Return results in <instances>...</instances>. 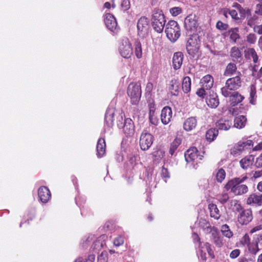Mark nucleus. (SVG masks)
Segmentation results:
<instances>
[{
	"label": "nucleus",
	"mask_w": 262,
	"mask_h": 262,
	"mask_svg": "<svg viewBox=\"0 0 262 262\" xmlns=\"http://www.w3.org/2000/svg\"><path fill=\"white\" fill-rule=\"evenodd\" d=\"M247 179V177L233 178L228 181L224 188L227 191L230 190L235 195L244 194L248 191V186L243 184Z\"/></svg>",
	"instance_id": "nucleus-1"
},
{
	"label": "nucleus",
	"mask_w": 262,
	"mask_h": 262,
	"mask_svg": "<svg viewBox=\"0 0 262 262\" xmlns=\"http://www.w3.org/2000/svg\"><path fill=\"white\" fill-rule=\"evenodd\" d=\"M238 74V75L227 79L225 85L221 89L222 94L224 97L230 96L232 91L236 90L241 86V74L239 72Z\"/></svg>",
	"instance_id": "nucleus-2"
},
{
	"label": "nucleus",
	"mask_w": 262,
	"mask_h": 262,
	"mask_svg": "<svg viewBox=\"0 0 262 262\" xmlns=\"http://www.w3.org/2000/svg\"><path fill=\"white\" fill-rule=\"evenodd\" d=\"M165 33L167 37L172 42H175L180 37V28L174 20H169L166 25Z\"/></svg>",
	"instance_id": "nucleus-3"
},
{
	"label": "nucleus",
	"mask_w": 262,
	"mask_h": 262,
	"mask_svg": "<svg viewBox=\"0 0 262 262\" xmlns=\"http://www.w3.org/2000/svg\"><path fill=\"white\" fill-rule=\"evenodd\" d=\"M164 15L159 10H155L152 14V25L154 29L158 33H161L165 25Z\"/></svg>",
	"instance_id": "nucleus-4"
},
{
	"label": "nucleus",
	"mask_w": 262,
	"mask_h": 262,
	"mask_svg": "<svg viewBox=\"0 0 262 262\" xmlns=\"http://www.w3.org/2000/svg\"><path fill=\"white\" fill-rule=\"evenodd\" d=\"M127 94L130 98L132 103L137 104L141 96L140 86L136 84L130 83L128 86Z\"/></svg>",
	"instance_id": "nucleus-5"
},
{
	"label": "nucleus",
	"mask_w": 262,
	"mask_h": 262,
	"mask_svg": "<svg viewBox=\"0 0 262 262\" xmlns=\"http://www.w3.org/2000/svg\"><path fill=\"white\" fill-rule=\"evenodd\" d=\"M253 145V142L251 140L245 142H239L230 149V154L236 157L240 155L243 151L250 148Z\"/></svg>",
	"instance_id": "nucleus-6"
},
{
	"label": "nucleus",
	"mask_w": 262,
	"mask_h": 262,
	"mask_svg": "<svg viewBox=\"0 0 262 262\" xmlns=\"http://www.w3.org/2000/svg\"><path fill=\"white\" fill-rule=\"evenodd\" d=\"M198 149L195 147L188 149L185 154V158L187 163L192 162L193 165L197 164L203 157V155L198 154Z\"/></svg>",
	"instance_id": "nucleus-7"
},
{
	"label": "nucleus",
	"mask_w": 262,
	"mask_h": 262,
	"mask_svg": "<svg viewBox=\"0 0 262 262\" xmlns=\"http://www.w3.org/2000/svg\"><path fill=\"white\" fill-rule=\"evenodd\" d=\"M184 26L188 32L190 33L195 32L199 26L197 16L194 14L188 15L185 19Z\"/></svg>",
	"instance_id": "nucleus-8"
},
{
	"label": "nucleus",
	"mask_w": 262,
	"mask_h": 262,
	"mask_svg": "<svg viewBox=\"0 0 262 262\" xmlns=\"http://www.w3.org/2000/svg\"><path fill=\"white\" fill-rule=\"evenodd\" d=\"M154 137L151 134L147 132H143L140 138V148L143 150H146L149 148L152 144Z\"/></svg>",
	"instance_id": "nucleus-9"
},
{
	"label": "nucleus",
	"mask_w": 262,
	"mask_h": 262,
	"mask_svg": "<svg viewBox=\"0 0 262 262\" xmlns=\"http://www.w3.org/2000/svg\"><path fill=\"white\" fill-rule=\"evenodd\" d=\"M121 55L126 58L130 57L133 54V48L128 39H123L119 47Z\"/></svg>",
	"instance_id": "nucleus-10"
},
{
	"label": "nucleus",
	"mask_w": 262,
	"mask_h": 262,
	"mask_svg": "<svg viewBox=\"0 0 262 262\" xmlns=\"http://www.w3.org/2000/svg\"><path fill=\"white\" fill-rule=\"evenodd\" d=\"M137 28L139 36L141 37L145 36L148 33L149 28V20L147 18L144 16L141 17L138 21Z\"/></svg>",
	"instance_id": "nucleus-11"
},
{
	"label": "nucleus",
	"mask_w": 262,
	"mask_h": 262,
	"mask_svg": "<svg viewBox=\"0 0 262 262\" xmlns=\"http://www.w3.org/2000/svg\"><path fill=\"white\" fill-rule=\"evenodd\" d=\"M252 214L251 210H244L238 215L237 220L242 225H247L252 220Z\"/></svg>",
	"instance_id": "nucleus-12"
},
{
	"label": "nucleus",
	"mask_w": 262,
	"mask_h": 262,
	"mask_svg": "<svg viewBox=\"0 0 262 262\" xmlns=\"http://www.w3.org/2000/svg\"><path fill=\"white\" fill-rule=\"evenodd\" d=\"M199 252L202 260L206 259V252L211 258L214 257L213 252L211 248V245L208 243H206L203 246L201 245L198 246Z\"/></svg>",
	"instance_id": "nucleus-13"
},
{
	"label": "nucleus",
	"mask_w": 262,
	"mask_h": 262,
	"mask_svg": "<svg viewBox=\"0 0 262 262\" xmlns=\"http://www.w3.org/2000/svg\"><path fill=\"white\" fill-rule=\"evenodd\" d=\"M254 162V156L249 155L243 158L239 162L240 167L244 170L251 168Z\"/></svg>",
	"instance_id": "nucleus-14"
},
{
	"label": "nucleus",
	"mask_w": 262,
	"mask_h": 262,
	"mask_svg": "<svg viewBox=\"0 0 262 262\" xmlns=\"http://www.w3.org/2000/svg\"><path fill=\"white\" fill-rule=\"evenodd\" d=\"M106 27L111 31H114L117 27L116 18L112 14L106 13L104 18Z\"/></svg>",
	"instance_id": "nucleus-15"
},
{
	"label": "nucleus",
	"mask_w": 262,
	"mask_h": 262,
	"mask_svg": "<svg viewBox=\"0 0 262 262\" xmlns=\"http://www.w3.org/2000/svg\"><path fill=\"white\" fill-rule=\"evenodd\" d=\"M38 195L40 201L43 203H46L51 198L50 191L45 186H41L39 188Z\"/></svg>",
	"instance_id": "nucleus-16"
},
{
	"label": "nucleus",
	"mask_w": 262,
	"mask_h": 262,
	"mask_svg": "<svg viewBox=\"0 0 262 262\" xmlns=\"http://www.w3.org/2000/svg\"><path fill=\"white\" fill-rule=\"evenodd\" d=\"M172 110L169 106H165L163 108L161 114V120L164 124H167L172 118Z\"/></svg>",
	"instance_id": "nucleus-17"
},
{
	"label": "nucleus",
	"mask_w": 262,
	"mask_h": 262,
	"mask_svg": "<svg viewBox=\"0 0 262 262\" xmlns=\"http://www.w3.org/2000/svg\"><path fill=\"white\" fill-rule=\"evenodd\" d=\"M247 203L253 206H261L262 205V194L256 193L251 194L248 198Z\"/></svg>",
	"instance_id": "nucleus-18"
},
{
	"label": "nucleus",
	"mask_w": 262,
	"mask_h": 262,
	"mask_svg": "<svg viewBox=\"0 0 262 262\" xmlns=\"http://www.w3.org/2000/svg\"><path fill=\"white\" fill-rule=\"evenodd\" d=\"M186 49L189 55L194 56L198 52L199 46L192 38H190L187 41Z\"/></svg>",
	"instance_id": "nucleus-19"
},
{
	"label": "nucleus",
	"mask_w": 262,
	"mask_h": 262,
	"mask_svg": "<svg viewBox=\"0 0 262 262\" xmlns=\"http://www.w3.org/2000/svg\"><path fill=\"white\" fill-rule=\"evenodd\" d=\"M123 130L125 134L127 135H132L134 134L135 128L133 121L130 118L125 119Z\"/></svg>",
	"instance_id": "nucleus-20"
},
{
	"label": "nucleus",
	"mask_w": 262,
	"mask_h": 262,
	"mask_svg": "<svg viewBox=\"0 0 262 262\" xmlns=\"http://www.w3.org/2000/svg\"><path fill=\"white\" fill-rule=\"evenodd\" d=\"M206 102L208 106L215 108L219 104V100L216 93H213L207 97Z\"/></svg>",
	"instance_id": "nucleus-21"
},
{
	"label": "nucleus",
	"mask_w": 262,
	"mask_h": 262,
	"mask_svg": "<svg viewBox=\"0 0 262 262\" xmlns=\"http://www.w3.org/2000/svg\"><path fill=\"white\" fill-rule=\"evenodd\" d=\"M183 60V54L182 52H178L174 54L172 58V66L174 70H178L181 68Z\"/></svg>",
	"instance_id": "nucleus-22"
},
{
	"label": "nucleus",
	"mask_w": 262,
	"mask_h": 262,
	"mask_svg": "<svg viewBox=\"0 0 262 262\" xmlns=\"http://www.w3.org/2000/svg\"><path fill=\"white\" fill-rule=\"evenodd\" d=\"M115 110L113 107H109L106 110L105 116L106 124L109 127L113 126L114 121V114Z\"/></svg>",
	"instance_id": "nucleus-23"
},
{
	"label": "nucleus",
	"mask_w": 262,
	"mask_h": 262,
	"mask_svg": "<svg viewBox=\"0 0 262 262\" xmlns=\"http://www.w3.org/2000/svg\"><path fill=\"white\" fill-rule=\"evenodd\" d=\"M105 235H102L97 238L93 243L91 248L94 251H99L105 245Z\"/></svg>",
	"instance_id": "nucleus-24"
},
{
	"label": "nucleus",
	"mask_w": 262,
	"mask_h": 262,
	"mask_svg": "<svg viewBox=\"0 0 262 262\" xmlns=\"http://www.w3.org/2000/svg\"><path fill=\"white\" fill-rule=\"evenodd\" d=\"M105 142L103 138L99 139L97 144V155L98 158H101L105 154Z\"/></svg>",
	"instance_id": "nucleus-25"
},
{
	"label": "nucleus",
	"mask_w": 262,
	"mask_h": 262,
	"mask_svg": "<svg viewBox=\"0 0 262 262\" xmlns=\"http://www.w3.org/2000/svg\"><path fill=\"white\" fill-rule=\"evenodd\" d=\"M197 124V121L195 117H190L187 119L184 124V129L187 131H190L194 129Z\"/></svg>",
	"instance_id": "nucleus-26"
},
{
	"label": "nucleus",
	"mask_w": 262,
	"mask_h": 262,
	"mask_svg": "<svg viewBox=\"0 0 262 262\" xmlns=\"http://www.w3.org/2000/svg\"><path fill=\"white\" fill-rule=\"evenodd\" d=\"M213 82V78L210 75L204 76L201 79L202 86L205 88L206 90H209L212 87Z\"/></svg>",
	"instance_id": "nucleus-27"
},
{
	"label": "nucleus",
	"mask_w": 262,
	"mask_h": 262,
	"mask_svg": "<svg viewBox=\"0 0 262 262\" xmlns=\"http://www.w3.org/2000/svg\"><path fill=\"white\" fill-rule=\"evenodd\" d=\"M179 85V82L176 79H172L170 81L169 90L172 95H178Z\"/></svg>",
	"instance_id": "nucleus-28"
},
{
	"label": "nucleus",
	"mask_w": 262,
	"mask_h": 262,
	"mask_svg": "<svg viewBox=\"0 0 262 262\" xmlns=\"http://www.w3.org/2000/svg\"><path fill=\"white\" fill-rule=\"evenodd\" d=\"M231 126V122L227 120L221 119L216 123V127L220 130H227Z\"/></svg>",
	"instance_id": "nucleus-29"
},
{
	"label": "nucleus",
	"mask_w": 262,
	"mask_h": 262,
	"mask_svg": "<svg viewBox=\"0 0 262 262\" xmlns=\"http://www.w3.org/2000/svg\"><path fill=\"white\" fill-rule=\"evenodd\" d=\"M229 97H230V101L233 105H235L242 101L244 99V97L237 92H231V95Z\"/></svg>",
	"instance_id": "nucleus-30"
},
{
	"label": "nucleus",
	"mask_w": 262,
	"mask_h": 262,
	"mask_svg": "<svg viewBox=\"0 0 262 262\" xmlns=\"http://www.w3.org/2000/svg\"><path fill=\"white\" fill-rule=\"evenodd\" d=\"M247 121V119L245 116L241 115L236 117L234 119V127L241 129L245 126Z\"/></svg>",
	"instance_id": "nucleus-31"
},
{
	"label": "nucleus",
	"mask_w": 262,
	"mask_h": 262,
	"mask_svg": "<svg viewBox=\"0 0 262 262\" xmlns=\"http://www.w3.org/2000/svg\"><path fill=\"white\" fill-rule=\"evenodd\" d=\"M149 118L150 120V122L154 125H157L159 123V120L157 116L155 115V108L154 105L152 106L151 104L149 105Z\"/></svg>",
	"instance_id": "nucleus-32"
},
{
	"label": "nucleus",
	"mask_w": 262,
	"mask_h": 262,
	"mask_svg": "<svg viewBox=\"0 0 262 262\" xmlns=\"http://www.w3.org/2000/svg\"><path fill=\"white\" fill-rule=\"evenodd\" d=\"M209 208L211 217L218 220L220 217L221 213L217 206L213 204H209Z\"/></svg>",
	"instance_id": "nucleus-33"
},
{
	"label": "nucleus",
	"mask_w": 262,
	"mask_h": 262,
	"mask_svg": "<svg viewBox=\"0 0 262 262\" xmlns=\"http://www.w3.org/2000/svg\"><path fill=\"white\" fill-rule=\"evenodd\" d=\"M233 7H235L238 10L240 13L241 17H245L247 16H251V11L250 9H244L237 3H234Z\"/></svg>",
	"instance_id": "nucleus-34"
},
{
	"label": "nucleus",
	"mask_w": 262,
	"mask_h": 262,
	"mask_svg": "<svg viewBox=\"0 0 262 262\" xmlns=\"http://www.w3.org/2000/svg\"><path fill=\"white\" fill-rule=\"evenodd\" d=\"M218 135V130L216 128H210L206 133V139L211 142L214 140Z\"/></svg>",
	"instance_id": "nucleus-35"
},
{
	"label": "nucleus",
	"mask_w": 262,
	"mask_h": 262,
	"mask_svg": "<svg viewBox=\"0 0 262 262\" xmlns=\"http://www.w3.org/2000/svg\"><path fill=\"white\" fill-rule=\"evenodd\" d=\"M182 86L184 93H187L190 92L191 90V79L190 77L186 76L183 78Z\"/></svg>",
	"instance_id": "nucleus-36"
},
{
	"label": "nucleus",
	"mask_w": 262,
	"mask_h": 262,
	"mask_svg": "<svg viewBox=\"0 0 262 262\" xmlns=\"http://www.w3.org/2000/svg\"><path fill=\"white\" fill-rule=\"evenodd\" d=\"M237 70L236 66L234 63H229L226 67L224 75L230 76L234 74Z\"/></svg>",
	"instance_id": "nucleus-37"
},
{
	"label": "nucleus",
	"mask_w": 262,
	"mask_h": 262,
	"mask_svg": "<svg viewBox=\"0 0 262 262\" xmlns=\"http://www.w3.org/2000/svg\"><path fill=\"white\" fill-rule=\"evenodd\" d=\"M221 231L222 234L228 238L232 237L233 235V232L230 229L229 226L227 224L222 226Z\"/></svg>",
	"instance_id": "nucleus-38"
},
{
	"label": "nucleus",
	"mask_w": 262,
	"mask_h": 262,
	"mask_svg": "<svg viewBox=\"0 0 262 262\" xmlns=\"http://www.w3.org/2000/svg\"><path fill=\"white\" fill-rule=\"evenodd\" d=\"M204 224L203 229L206 233H211V235H215L216 234L217 230L215 228L211 227L210 224L206 222H205Z\"/></svg>",
	"instance_id": "nucleus-39"
},
{
	"label": "nucleus",
	"mask_w": 262,
	"mask_h": 262,
	"mask_svg": "<svg viewBox=\"0 0 262 262\" xmlns=\"http://www.w3.org/2000/svg\"><path fill=\"white\" fill-rule=\"evenodd\" d=\"M256 88L254 85L252 84L250 86V103L252 104H255L256 100Z\"/></svg>",
	"instance_id": "nucleus-40"
},
{
	"label": "nucleus",
	"mask_w": 262,
	"mask_h": 262,
	"mask_svg": "<svg viewBox=\"0 0 262 262\" xmlns=\"http://www.w3.org/2000/svg\"><path fill=\"white\" fill-rule=\"evenodd\" d=\"M216 179L217 182L222 183L226 177V172L222 168L219 169L216 172Z\"/></svg>",
	"instance_id": "nucleus-41"
},
{
	"label": "nucleus",
	"mask_w": 262,
	"mask_h": 262,
	"mask_svg": "<svg viewBox=\"0 0 262 262\" xmlns=\"http://www.w3.org/2000/svg\"><path fill=\"white\" fill-rule=\"evenodd\" d=\"M238 32V29L237 28H232L229 31L230 34V38L233 42H235L236 40L239 38V35Z\"/></svg>",
	"instance_id": "nucleus-42"
},
{
	"label": "nucleus",
	"mask_w": 262,
	"mask_h": 262,
	"mask_svg": "<svg viewBox=\"0 0 262 262\" xmlns=\"http://www.w3.org/2000/svg\"><path fill=\"white\" fill-rule=\"evenodd\" d=\"M224 14L225 16L226 17L229 14L231 16V17L233 19L235 20H238L239 18L237 14V11L234 9H228L227 10H225L224 11Z\"/></svg>",
	"instance_id": "nucleus-43"
},
{
	"label": "nucleus",
	"mask_w": 262,
	"mask_h": 262,
	"mask_svg": "<svg viewBox=\"0 0 262 262\" xmlns=\"http://www.w3.org/2000/svg\"><path fill=\"white\" fill-rule=\"evenodd\" d=\"M181 140L180 138H176L171 143L169 152L171 155L173 154L174 151L177 148L178 146L181 144Z\"/></svg>",
	"instance_id": "nucleus-44"
},
{
	"label": "nucleus",
	"mask_w": 262,
	"mask_h": 262,
	"mask_svg": "<svg viewBox=\"0 0 262 262\" xmlns=\"http://www.w3.org/2000/svg\"><path fill=\"white\" fill-rule=\"evenodd\" d=\"M139 159L138 156L131 155L129 157L128 164H129L132 168H134L136 165L139 164Z\"/></svg>",
	"instance_id": "nucleus-45"
},
{
	"label": "nucleus",
	"mask_w": 262,
	"mask_h": 262,
	"mask_svg": "<svg viewBox=\"0 0 262 262\" xmlns=\"http://www.w3.org/2000/svg\"><path fill=\"white\" fill-rule=\"evenodd\" d=\"M212 239L216 246L221 247L223 246V243L222 238L218 235V232L216 230V233L215 235H211Z\"/></svg>",
	"instance_id": "nucleus-46"
},
{
	"label": "nucleus",
	"mask_w": 262,
	"mask_h": 262,
	"mask_svg": "<svg viewBox=\"0 0 262 262\" xmlns=\"http://www.w3.org/2000/svg\"><path fill=\"white\" fill-rule=\"evenodd\" d=\"M230 54H231V56L232 58H234L235 59H237V58H239L242 55V54H241V52L239 49H238V48L236 47H234L231 48V51H230Z\"/></svg>",
	"instance_id": "nucleus-47"
},
{
	"label": "nucleus",
	"mask_w": 262,
	"mask_h": 262,
	"mask_svg": "<svg viewBox=\"0 0 262 262\" xmlns=\"http://www.w3.org/2000/svg\"><path fill=\"white\" fill-rule=\"evenodd\" d=\"M253 241L255 245L262 249V234L255 235L253 237Z\"/></svg>",
	"instance_id": "nucleus-48"
},
{
	"label": "nucleus",
	"mask_w": 262,
	"mask_h": 262,
	"mask_svg": "<svg viewBox=\"0 0 262 262\" xmlns=\"http://www.w3.org/2000/svg\"><path fill=\"white\" fill-rule=\"evenodd\" d=\"M229 199L228 193L223 192L217 195V199L222 204L226 203Z\"/></svg>",
	"instance_id": "nucleus-49"
},
{
	"label": "nucleus",
	"mask_w": 262,
	"mask_h": 262,
	"mask_svg": "<svg viewBox=\"0 0 262 262\" xmlns=\"http://www.w3.org/2000/svg\"><path fill=\"white\" fill-rule=\"evenodd\" d=\"M135 54L138 58H140L142 57V52L141 45L140 42H137L135 45Z\"/></svg>",
	"instance_id": "nucleus-50"
},
{
	"label": "nucleus",
	"mask_w": 262,
	"mask_h": 262,
	"mask_svg": "<svg viewBox=\"0 0 262 262\" xmlns=\"http://www.w3.org/2000/svg\"><path fill=\"white\" fill-rule=\"evenodd\" d=\"M250 237L248 234H245L241 240V244L244 246H249L250 243Z\"/></svg>",
	"instance_id": "nucleus-51"
},
{
	"label": "nucleus",
	"mask_w": 262,
	"mask_h": 262,
	"mask_svg": "<svg viewBox=\"0 0 262 262\" xmlns=\"http://www.w3.org/2000/svg\"><path fill=\"white\" fill-rule=\"evenodd\" d=\"M248 248L250 252L254 255L256 254V253L259 251V250L261 249L255 244H250L249 246H248Z\"/></svg>",
	"instance_id": "nucleus-52"
},
{
	"label": "nucleus",
	"mask_w": 262,
	"mask_h": 262,
	"mask_svg": "<svg viewBox=\"0 0 262 262\" xmlns=\"http://www.w3.org/2000/svg\"><path fill=\"white\" fill-rule=\"evenodd\" d=\"M107 253L106 251H102L98 256V262H107Z\"/></svg>",
	"instance_id": "nucleus-53"
},
{
	"label": "nucleus",
	"mask_w": 262,
	"mask_h": 262,
	"mask_svg": "<svg viewBox=\"0 0 262 262\" xmlns=\"http://www.w3.org/2000/svg\"><path fill=\"white\" fill-rule=\"evenodd\" d=\"M165 152L164 150L159 149L154 153V156L157 160L161 159L165 156Z\"/></svg>",
	"instance_id": "nucleus-54"
},
{
	"label": "nucleus",
	"mask_w": 262,
	"mask_h": 262,
	"mask_svg": "<svg viewBox=\"0 0 262 262\" xmlns=\"http://www.w3.org/2000/svg\"><path fill=\"white\" fill-rule=\"evenodd\" d=\"M121 8L123 11L128 10L130 7L129 0H122L121 4Z\"/></svg>",
	"instance_id": "nucleus-55"
},
{
	"label": "nucleus",
	"mask_w": 262,
	"mask_h": 262,
	"mask_svg": "<svg viewBox=\"0 0 262 262\" xmlns=\"http://www.w3.org/2000/svg\"><path fill=\"white\" fill-rule=\"evenodd\" d=\"M170 12L172 16H176L182 13V9L178 7H173L170 9Z\"/></svg>",
	"instance_id": "nucleus-56"
},
{
	"label": "nucleus",
	"mask_w": 262,
	"mask_h": 262,
	"mask_svg": "<svg viewBox=\"0 0 262 262\" xmlns=\"http://www.w3.org/2000/svg\"><path fill=\"white\" fill-rule=\"evenodd\" d=\"M216 28L221 31L226 30L228 29V25L223 23L221 21H218L216 25Z\"/></svg>",
	"instance_id": "nucleus-57"
},
{
	"label": "nucleus",
	"mask_w": 262,
	"mask_h": 262,
	"mask_svg": "<svg viewBox=\"0 0 262 262\" xmlns=\"http://www.w3.org/2000/svg\"><path fill=\"white\" fill-rule=\"evenodd\" d=\"M247 41L250 43L254 44L256 40V36L253 33H250L247 36Z\"/></svg>",
	"instance_id": "nucleus-58"
},
{
	"label": "nucleus",
	"mask_w": 262,
	"mask_h": 262,
	"mask_svg": "<svg viewBox=\"0 0 262 262\" xmlns=\"http://www.w3.org/2000/svg\"><path fill=\"white\" fill-rule=\"evenodd\" d=\"M95 260V256L93 254L90 255L88 257L84 260L82 258H78L75 262H94Z\"/></svg>",
	"instance_id": "nucleus-59"
},
{
	"label": "nucleus",
	"mask_w": 262,
	"mask_h": 262,
	"mask_svg": "<svg viewBox=\"0 0 262 262\" xmlns=\"http://www.w3.org/2000/svg\"><path fill=\"white\" fill-rule=\"evenodd\" d=\"M249 54L251 56L254 62L256 63L258 60V56L255 50L253 48L250 49Z\"/></svg>",
	"instance_id": "nucleus-60"
},
{
	"label": "nucleus",
	"mask_w": 262,
	"mask_h": 262,
	"mask_svg": "<svg viewBox=\"0 0 262 262\" xmlns=\"http://www.w3.org/2000/svg\"><path fill=\"white\" fill-rule=\"evenodd\" d=\"M124 243V238L123 237L119 236L116 237L114 241V244L115 246H120Z\"/></svg>",
	"instance_id": "nucleus-61"
},
{
	"label": "nucleus",
	"mask_w": 262,
	"mask_h": 262,
	"mask_svg": "<svg viewBox=\"0 0 262 262\" xmlns=\"http://www.w3.org/2000/svg\"><path fill=\"white\" fill-rule=\"evenodd\" d=\"M94 236L93 235L89 236L86 238H84L82 239V244L83 245V247L86 246L87 244H90L92 241L93 240Z\"/></svg>",
	"instance_id": "nucleus-62"
},
{
	"label": "nucleus",
	"mask_w": 262,
	"mask_h": 262,
	"mask_svg": "<svg viewBox=\"0 0 262 262\" xmlns=\"http://www.w3.org/2000/svg\"><path fill=\"white\" fill-rule=\"evenodd\" d=\"M257 19V17L256 16H250L247 18V25L251 27H253Z\"/></svg>",
	"instance_id": "nucleus-63"
},
{
	"label": "nucleus",
	"mask_w": 262,
	"mask_h": 262,
	"mask_svg": "<svg viewBox=\"0 0 262 262\" xmlns=\"http://www.w3.org/2000/svg\"><path fill=\"white\" fill-rule=\"evenodd\" d=\"M255 166L257 168L262 167V154L256 159Z\"/></svg>",
	"instance_id": "nucleus-64"
}]
</instances>
